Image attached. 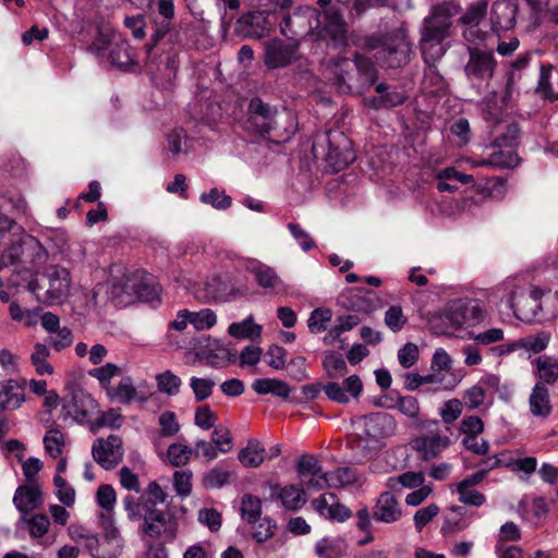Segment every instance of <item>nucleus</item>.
Masks as SVG:
<instances>
[{
  "label": "nucleus",
  "mask_w": 558,
  "mask_h": 558,
  "mask_svg": "<svg viewBox=\"0 0 558 558\" xmlns=\"http://www.w3.org/2000/svg\"><path fill=\"white\" fill-rule=\"evenodd\" d=\"M461 5L454 1L434 4L420 28V49L425 63H436L447 51L445 40L452 31V17L461 12Z\"/></svg>",
  "instance_id": "obj_1"
},
{
  "label": "nucleus",
  "mask_w": 558,
  "mask_h": 558,
  "mask_svg": "<svg viewBox=\"0 0 558 558\" xmlns=\"http://www.w3.org/2000/svg\"><path fill=\"white\" fill-rule=\"evenodd\" d=\"M330 80L342 93H363L376 81V69L369 58L356 54L353 60L341 58L329 66Z\"/></svg>",
  "instance_id": "obj_2"
},
{
  "label": "nucleus",
  "mask_w": 558,
  "mask_h": 558,
  "mask_svg": "<svg viewBox=\"0 0 558 558\" xmlns=\"http://www.w3.org/2000/svg\"><path fill=\"white\" fill-rule=\"evenodd\" d=\"M125 512L130 521H142L140 532L145 536L162 537L168 542L177 537L178 523L175 519L165 511L154 508L150 501L138 506L129 499Z\"/></svg>",
  "instance_id": "obj_3"
},
{
  "label": "nucleus",
  "mask_w": 558,
  "mask_h": 558,
  "mask_svg": "<svg viewBox=\"0 0 558 558\" xmlns=\"http://www.w3.org/2000/svg\"><path fill=\"white\" fill-rule=\"evenodd\" d=\"M45 284L37 279L28 282L27 289L36 295V299L49 306L60 305L71 295L72 278L69 269L59 265H50L44 272Z\"/></svg>",
  "instance_id": "obj_4"
},
{
  "label": "nucleus",
  "mask_w": 558,
  "mask_h": 558,
  "mask_svg": "<svg viewBox=\"0 0 558 558\" xmlns=\"http://www.w3.org/2000/svg\"><path fill=\"white\" fill-rule=\"evenodd\" d=\"M490 133L495 137L490 145L493 151L487 157L489 167L500 169L515 167L519 162L515 153L517 140L520 133L518 124L500 120L492 126Z\"/></svg>",
  "instance_id": "obj_5"
},
{
  "label": "nucleus",
  "mask_w": 558,
  "mask_h": 558,
  "mask_svg": "<svg viewBox=\"0 0 558 558\" xmlns=\"http://www.w3.org/2000/svg\"><path fill=\"white\" fill-rule=\"evenodd\" d=\"M279 26L283 36L298 44L307 36L315 39V33L320 26V13L313 7L300 5L284 15Z\"/></svg>",
  "instance_id": "obj_6"
},
{
  "label": "nucleus",
  "mask_w": 558,
  "mask_h": 558,
  "mask_svg": "<svg viewBox=\"0 0 558 558\" xmlns=\"http://www.w3.org/2000/svg\"><path fill=\"white\" fill-rule=\"evenodd\" d=\"M109 294L119 305H126L135 300L153 301L158 296V290L145 282L143 277L132 275L112 282Z\"/></svg>",
  "instance_id": "obj_7"
},
{
  "label": "nucleus",
  "mask_w": 558,
  "mask_h": 558,
  "mask_svg": "<svg viewBox=\"0 0 558 558\" xmlns=\"http://www.w3.org/2000/svg\"><path fill=\"white\" fill-rule=\"evenodd\" d=\"M551 340L549 331L541 330L536 333L499 343L489 349L495 357H505L518 351H524L530 357L545 351Z\"/></svg>",
  "instance_id": "obj_8"
},
{
  "label": "nucleus",
  "mask_w": 558,
  "mask_h": 558,
  "mask_svg": "<svg viewBox=\"0 0 558 558\" xmlns=\"http://www.w3.org/2000/svg\"><path fill=\"white\" fill-rule=\"evenodd\" d=\"M325 140L328 144L325 159L333 171L342 170L355 159L352 143L344 133L329 131L326 133Z\"/></svg>",
  "instance_id": "obj_9"
},
{
  "label": "nucleus",
  "mask_w": 558,
  "mask_h": 558,
  "mask_svg": "<svg viewBox=\"0 0 558 558\" xmlns=\"http://www.w3.org/2000/svg\"><path fill=\"white\" fill-rule=\"evenodd\" d=\"M469 61L464 66L468 80L473 84L488 82L496 70L497 62L492 51L469 48Z\"/></svg>",
  "instance_id": "obj_10"
},
{
  "label": "nucleus",
  "mask_w": 558,
  "mask_h": 558,
  "mask_svg": "<svg viewBox=\"0 0 558 558\" xmlns=\"http://www.w3.org/2000/svg\"><path fill=\"white\" fill-rule=\"evenodd\" d=\"M326 40L333 47H344L348 44V27L338 10L331 8L324 12V21L315 33L314 40Z\"/></svg>",
  "instance_id": "obj_11"
},
{
  "label": "nucleus",
  "mask_w": 558,
  "mask_h": 558,
  "mask_svg": "<svg viewBox=\"0 0 558 558\" xmlns=\"http://www.w3.org/2000/svg\"><path fill=\"white\" fill-rule=\"evenodd\" d=\"M542 290L536 287L531 288L527 294H518L517 291H512L509 296L510 307L517 318L524 323H532L537 319L542 311Z\"/></svg>",
  "instance_id": "obj_12"
},
{
  "label": "nucleus",
  "mask_w": 558,
  "mask_h": 558,
  "mask_svg": "<svg viewBox=\"0 0 558 558\" xmlns=\"http://www.w3.org/2000/svg\"><path fill=\"white\" fill-rule=\"evenodd\" d=\"M94 460L105 470L116 468L123 459L122 440L117 435H110L106 439L98 438L92 447Z\"/></svg>",
  "instance_id": "obj_13"
},
{
  "label": "nucleus",
  "mask_w": 558,
  "mask_h": 558,
  "mask_svg": "<svg viewBox=\"0 0 558 558\" xmlns=\"http://www.w3.org/2000/svg\"><path fill=\"white\" fill-rule=\"evenodd\" d=\"M438 425L437 421L429 422L428 427L433 426L434 428L428 429L427 434L414 440V449L423 460L436 458L451 444L450 438L439 430Z\"/></svg>",
  "instance_id": "obj_14"
},
{
  "label": "nucleus",
  "mask_w": 558,
  "mask_h": 558,
  "mask_svg": "<svg viewBox=\"0 0 558 558\" xmlns=\"http://www.w3.org/2000/svg\"><path fill=\"white\" fill-rule=\"evenodd\" d=\"M410 52V43L403 35H397L377 51L376 58L384 65L396 69L408 63Z\"/></svg>",
  "instance_id": "obj_15"
},
{
  "label": "nucleus",
  "mask_w": 558,
  "mask_h": 558,
  "mask_svg": "<svg viewBox=\"0 0 558 558\" xmlns=\"http://www.w3.org/2000/svg\"><path fill=\"white\" fill-rule=\"evenodd\" d=\"M296 472L308 489L320 490L327 487L328 473L323 472L320 462L314 456H302L298 461Z\"/></svg>",
  "instance_id": "obj_16"
},
{
  "label": "nucleus",
  "mask_w": 558,
  "mask_h": 558,
  "mask_svg": "<svg viewBox=\"0 0 558 558\" xmlns=\"http://www.w3.org/2000/svg\"><path fill=\"white\" fill-rule=\"evenodd\" d=\"M299 44H284L281 39H271L265 44V64L268 69H279L291 64L298 58Z\"/></svg>",
  "instance_id": "obj_17"
},
{
  "label": "nucleus",
  "mask_w": 558,
  "mask_h": 558,
  "mask_svg": "<svg viewBox=\"0 0 558 558\" xmlns=\"http://www.w3.org/2000/svg\"><path fill=\"white\" fill-rule=\"evenodd\" d=\"M251 125L262 135L269 134L278 123V112L258 97L251 99L248 105Z\"/></svg>",
  "instance_id": "obj_18"
},
{
  "label": "nucleus",
  "mask_w": 558,
  "mask_h": 558,
  "mask_svg": "<svg viewBox=\"0 0 558 558\" xmlns=\"http://www.w3.org/2000/svg\"><path fill=\"white\" fill-rule=\"evenodd\" d=\"M402 517V507L389 489L383 492L376 499L373 518L383 523H395Z\"/></svg>",
  "instance_id": "obj_19"
},
{
  "label": "nucleus",
  "mask_w": 558,
  "mask_h": 558,
  "mask_svg": "<svg viewBox=\"0 0 558 558\" xmlns=\"http://www.w3.org/2000/svg\"><path fill=\"white\" fill-rule=\"evenodd\" d=\"M271 498L280 501L281 506L290 511H296L301 509L306 502V493L303 487L295 484L280 486L274 484L270 486Z\"/></svg>",
  "instance_id": "obj_20"
},
{
  "label": "nucleus",
  "mask_w": 558,
  "mask_h": 558,
  "mask_svg": "<svg viewBox=\"0 0 558 558\" xmlns=\"http://www.w3.org/2000/svg\"><path fill=\"white\" fill-rule=\"evenodd\" d=\"M268 31V21L263 12H248L236 22L235 32L244 38H262Z\"/></svg>",
  "instance_id": "obj_21"
},
{
  "label": "nucleus",
  "mask_w": 558,
  "mask_h": 558,
  "mask_svg": "<svg viewBox=\"0 0 558 558\" xmlns=\"http://www.w3.org/2000/svg\"><path fill=\"white\" fill-rule=\"evenodd\" d=\"M74 539L81 543L93 558H118L121 553L120 548L110 545L97 534H80Z\"/></svg>",
  "instance_id": "obj_22"
},
{
  "label": "nucleus",
  "mask_w": 558,
  "mask_h": 558,
  "mask_svg": "<svg viewBox=\"0 0 558 558\" xmlns=\"http://www.w3.org/2000/svg\"><path fill=\"white\" fill-rule=\"evenodd\" d=\"M25 401L24 386L15 379L0 383V412L16 410Z\"/></svg>",
  "instance_id": "obj_23"
},
{
  "label": "nucleus",
  "mask_w": 558,
  "mask_h": 558,
  "mask_svg": "<svg viewBox=\"0 0 558 558\" xmlns=\"http://www.w3.org/2000/svg\"><path fill=\"white\" fill-rule=\"evenodd\" d=\"M14 250H21L22 264L25 265L35 266L47 259V252L43 244L29 234L20 238L19 245Z\"/></svg>",
  "instance_id": "obj_24"
},
{
  "label": "nucleus",
  "mask_w": 558,
  "mask_h": 558,
  "mask_svg": "<svg viewBox=\"0 0 558 558\" xmlns=\"http://www.w3.org/2000/svg\"><path fill=\"white\" fill-rule=\"evenodd\" d=\"M259 287L274 293L286 292V286L276 270L265 264L257 263L250 268Z\"/></svg>",
  "instance_id": "obj_25"
},
{
  "label": "nucleus",
  "mask_w": 558,
  "mask_h": 558,
  "mask_svg": "<svg viewBox=\"0 0 558 558\" xmlns=\"http://www.w3.org/2000/svg\"><path fill=\"white\" fill-rule=\"evenodd\" d=\"M13 502L22 515H26L43 502L41 492L36 485L20 486L15 490Z\"/></svg>",
  "instance_id": "obj_26"
},
{
  "label": "nucleus",
  "mask_w": 558,
  "mask_h": 558,
  "mask_svg": "<svg viewBox=\"0 0 558 558\" xmlns=\"http://www.w3.org/2000/svg\"><path fill=\"white\" fill-rule=\"evenodd\" d=\"M518 4L511 1L497 2L493 7V25L497 29L507 31L514 27L518 15Z\"/></svg>",
  "instance_id": "obj_27"
},
{
  "label": "nucleus",
  "mask_w": 558,
  "mask_h": 558,
  "mask_svg": "<svg viewBox=\"0 0 558 558\" xmlns=\"http://www.w3.org/2000/svg\"><path fill=\"white\" fill-rule=\"evenodd\" d=\"M535 375L544 385H554L558 381V359L553 355L543 354L531 362Z\"/></svg>",
  "instance_id": "obj_28"
},
{
  "label": "nucleus",
  "mask_w": 558,
  "mask_h": 558,
  "mask_svg": "<svg viewBox=\"0 0 558 558\" xmlns=\"http://www.w3.org/2000/svg\"><path fill=\"white\" fill-rule=\"evenodd\" d=\"M266 449L256 438H250L238 453V460L244 468L256 469L266 460Z\"/></svg>",
  "instance_id": "obj_29"
},
{
  "label": "nucleus",
  "mask_w": 558,
  "mask_h": 558,
  "mask_svg": "<svg viewBox=\"0 0 558 558\" xmlns=\"http://www.w3.org/2000/svg\"><path fill=\"white\" fill-rule=\"evenodd\" d=\"M529 405L534 416L547 417L551 413L549 391L543 383H536L533 387Z\"/></svg>",
  "instance_id": "obj_30"
},
{
  "label": "nucleus",
  "mask_w": 558,
  "mask_h": 558,
  "mask_svg": "<svg viewBox=\"0 0 558 558\" xmlns=\"http://www.w3.org/2000/svg\"><path fill=\"white\" fill-rule=\"evenodd\" d=\"M425 482V475L423 472H404L397 476H390L387 478L385 486L392 492L402 493L403 489H415L421 487Z\"/></svg>",
  "instance_id": "obj_31"
},
{
  "label": "nucleus",
  "mask_w": 558,
  "mask_h": 558,
  "mask_svg": "<svg viewBox=\"0 0 558 558\" xmlns=\"http://www.w3.org/2000/svg\"><path fill=\"white\" fill-rule=\"evenodd\" d=\"M195 350L198 356L205 359H229V350L217 339L208 336H201L195 340Z\"/></svg>",
  "instance_id": "obj_32"
},
{
  "label": "nucleus",
  "mask_w": 558,
  "mask_h": 558,
  "mask_svg": "<svg viewBox=\"0 0 558 558\" xmlns=\"http://www.w3.org/2000/svg\"><path fill=\"white\" fill-rule=\"evenodd\" d=\"M108 60L111 65L126 70L134 63V54L128 41L116 40L108 52Z\"/></svg>",
  "instance_id": "obj_33"
},
{
  "label": "nucleus",
  "mask_w": 558,
  "mask_h": 558,
  "mask_svg": "<svg viewBox=\"0 0 558 558\" xmlns=\"http://www.w3.org/2000/svg\"><path fill=\"white\" fill-rule=\"evenodd\" d=\"M108 395L112 399L125 404L132 401L143 402L146 400V397L137 391L130 377L122 378L116 388L108 390Z\"/></svg>",
  "instance_id": "obj_34"
},
{
  "label": "nucleus",
  "mask_w": 558,
  "mask_h": 558,
  "mask_svg": "<svg viewBox=\"0 0 558 558\" xmlns=\"http://www.w3.org/2000/svg\"><path fill=\"white\" fill-rule=\"evenodd\" d=\"M347 548V543L339 536L324 537L315 545V551L319 558H340Z\"/></svg>",
  "instance_id": "obj_35"
},
{
  "label": "nucleus",
  "mask_w": 558,
  "mask_h": 558,
  "mask_svg": "<svg viewBox=\"0 0 558 558\" xmlns=\"http://www.w3.org/2000/svg\"><path fill=\"white\" fill-rule=\"evenodd\" d=\"M252 388L258 395L272 393L283 399H287L291 392V389L286 381L276 378L256 379L253 383Z\"/></svg>",
  "instance_id": "obj_36"
},
{
  "label": "nucleus",
  "mask_w": 558,
  "mask_h": 558,
  "mask_svg": "<svg viewBox=\"0 0 558 558\" xmlns=\"http://www.w3.org/2000/svg\"><path fill=\"white\" fill-rule=\"evenodd\" d=\"M168 494L167 492L157 483V482H150L146 489L144 495H142L140 498H135L132 495H128L123 498V508L126 510V501L131 499L135 505H142L146 501H150L154 505V508H157L158 504H165L167 501Z\"/></svg>",
  "instance_id": "obj_37"
},
{
  "label": "nucleus",
  "mask_w": 558,
  "mask_h": 558,
  "mask_svg": "<svg viewBox=\"0 0 558 558\" xmlns=\"http://www.w3.org/2000/svg\"><path fill=\"white\" fill-rule=\"evenodd\" d=\"M99 524L102 530L101 538L120 549L123 547V538L120 534L118 526L114 523L112 513H100Z\"/></svg>",
  "instance_id": "obj_38"
},
{
  "label": "nucleus",
  "mask_w": 558,
  "mask_h": 558,
  "mask_svg": "<svg viewBox=\"0 0 558 558\" xmlns=\"http://www.w3.org/2000/svg\"><path fill=\"white\" fill-rule=\"evenodd\" d=\"M207 295L210 299L228 301L234 294L233 288L220 276H213L205 282Z\"/></svg>",
  "instance_id": "obj_39"
},
{
  "label": "nucleus",
  "mask_w": 558,
  "mask_h": 558,
  "mask_svg": "<svg viewBox=\"0 0 558 558\" xmlns=\"http://www.w3.org/2000/svg\"><path fill=\"white\" fill-rule=\"evenodd\" d=\"M43 441L46 453L54 459L63 453L66 445L64 434L58 428L47 430Z\"/></svg>",
  "instance_id": "obj_40"
},
{
  "label": "nucleus",
  "mask_w": 558,
  "mask_h": 558,
  "mask_svg": "<svg viewBox=\"0 0 558 558\" xmlns=\"http://www.w3.org/2000/svg\"><path fill=\"white\" fill-rule=\"evenodd\" d=\"M50 350L47 344L36 343L31 354V361L38 375H51L53 367L48 363Z\"/></svg>",
  "instance_id": "obj_41"
},
{
  "label": "nucleus",
  "mask_w": 558,
  "mask_h": 558,
  "mask_svg": "<svg viewBox=\"0 0 558 558\" xmlns=\"http://www.w3.org/2000/svg\"><path fill=\"white\" fill-rule=\"evenodd\" d=\"M323 367L330 378H340L347 373V363L341 354L327 351L323 356Z\"/></svg>",
  "instance_id": "obj_42"
},
{
  "label": "nucleus",
  "mask_w": 558,
  "mask_h": 558,
  "mask_svg": "<svg viewBox=\"0 0 558 558\" xmlns=\"http://www.w3.org/2000/svg\"><path fill=\"white\" fill-rule=\"evenodd\" d=\"M359 482V474L355 469L344 466L328 473L327 487L352 485Z\"/></svg>",
  "instance_id": "obj_43"
},
{
  "label": "nucleus",
  "mask_w": 558,
  "mask_h": 558,
  "mask_svg": "<svg viewBox=\"0 0 558 558\" xmlns=\"http://www.w3.org/2000/svg\"><path fill=\"white\" fill-rule=\"evenodd\" d=\"M262 501L258 497L245 494L241 500V515L250 524L256 523L260 519Z\"/></svg>",
  "instance_id": "obj_44"
},
{
  "label": "nucleus",
  "mask_w": 558,
  "mask_h": 558,
  "mask_svg": "<svg viewBox=\"0 0 558 558\" xmlns=\"http://www.w3.org/2000/svg\"><path fill=\"white\" fill-rule=\"evenodd\" d=\"M408 96L404 89L395 88L392 90L387 92L383 96L374 97L368 100V104L376 108H392L399 105H402L407 100Z\"/></svg>",
  "instance_id": "obj_45"
},
{
  "label": "nucleus",
  "mask_w": 558,
  "mask_h": 558,
  "mask_svg": "<svg viewBox=\"0 0 558 558\" xmlns=\"http://www.w3.org/2000/svg\"><path fill=\"white\" fill-rule=\"evenodd\" d=\"M158 13L166 20V23H161L160 26L157 27L155 34L153 35L155 40H159L166 36V34L170 31V21L174 16V3L173 0H159L157 3Z\"/></svg>",
  "instance_id": "obj_46"
},
{
  "label": "nucleus",
  "mask_w": 558,
  "mask_h": 558,
  "mask_svg": "<svg viewBox=\"0 0 558 558\" xmlns=\"http://www.w3.org/2000/svg\"><path fill=\"white\" fill-rule=\"evenodd\" d=\"M232 473L221 466H215L203 476V484L206 488L218 489L229 484Z\"/></svg>",
  "instance_id": "obj_47"
},
{
  "label": "nucleus",
  "mask_w": 558,
  "mask_h": 558,
  "mask_svg": "<svg viewBox=\"0 0 558 558\" xmlns=\"http://www.w3.org/2000/svg\"><path fill=\"white\" fill-rule=\"evenodd\" d=\"M488 2L481 0L472 3L460 17V23L465 26H478L487 13Z\"/></svg>",
  "instance_id": "obj_48"
},
{
  "label": "nucleus",
  "mask_w": 558,
  "mask_h": 558,
  "mask_svg": "<svg viewBox=\"0 0 558 558\" xmlns=\"http://www.w3.org/2000/svg\"><path fill=\"white\" fill-rule=\"evenodd\" d=\"M114 41V33L112 29L110 27H100L95 40L90 44L88 49L97 57H104L105 51L110 49Z\"/></svg>",
  "instance_id": "obj_49"
},
{
  "label": "nucleus",
  "mask_w": 558,
  "mask_h": 558,
  "mask_svg": "<svg viewBox=\"0 0 558 558\" xmlns=\"http://www.w3.org/2000/svg\"><path fill=\"white\" fill-rule=\"evenodd\" d=\"M262 327L253 323L251 317L241 323H233L229 326L228 332L234 338H250L259 337Z\"/></svg>",
  "instance_id": "obj_50"
},
{
  "label": "nucleus",
  "mask_w": 558,
  "mask_h": 558,
  "mask_svg": "<svg viewBox=\"0 0 558 558\" xmlns=\"http://www.w3.org/2000/svg\"><path fill=\"white\" fill-rule=\"evenodd\" d=\"M158 390L168 396H175L180 391L181 378L170 371L156 375Z\"/></svg>",
  "instance_id": "obj_51"
},
{
  "label": "nucleus",
  "mask_w": 558,
  "mask_h": 558,
  "mask_svg": "<svg viewBox=\"0 0 558 558\" xmlns=\"http://www.w3.org/2000/svg\"><path fill=\"white\" fill-rule=\"evenodd\" d=\"M96 502L104 510L102 513H112L117 504V494L109 484H102L96 492Z\"/></svg>",
  "instance_id": "obj_52"
},
{
  "label": "nucleus",
  "mask_w": 558,
  "mask_h": 558,
  "mask_svg": "<svg viewBox=\"0 0 558 558\" xmlns=\"http://www.w3.org/2000/svg\"><path fill=\"white\" fill-rule=\"evenodd\" d=\"M456 492L459 495L458 500L464 505L481 507L486 502L485 495L471 486L457 484Z\"/></svg>",
  "instance_id": "obj_53"
},
{
  "label": "nucleus",
  "mask_w": 558,
  "mask_h": 558,
  "mask_svg": "<svg viewBox=\"0 0 558 558\" xmlns=\"http://www.w3.org/2000/svg\"><path fill=\"white\" fill-rule=\"evenodd\" d=\"M121 369L113 363H107L102 366L93 368L88 372L89 376L99 380L102 388L109 390L110 381L113 377L120 375Z\"/></svg>",
  "instance_id": "obj_54"
},
{
  "label": "nucleus",
  "mask_w": 558,
  "mask_h": 558,
  "mask_svg": "<svg viewBox=\"0 0 558 558\" xmlns=\"http://www.w3.org/2000/svg\"><path fill=\"white\" fill-rule=\"evenodd\" d=\"M216 383L211 378L191 377L190 387L193 390L196 401H204L213 393Z\"/></svg>",
  "instance_id": "obj_55"
},
{
  "label": "nucleus",
  "mask_w": 558,
  "mask_h": 558,
  "mask_svg": "<svg viewBox=\"0 0 558 558\" xmlns=\"http://www.w3.org/2000/svg\"><path fill=\"white\" fill-rule=\"evenodd\" d=\"M192 454L193 449L182 444H172L169 446L167 451L168 461L173 466L185 465Z\"/></svg>",
  "instance_id": "obj_56"
},
{
  "label": "nucleus",
  "mask_w": 558,
  "mask_h": 558,
  "mask_svg": "<svg viewBox=\"0 0 558 558\" xmlns=\"http://www.w3.org/2000/svg\"><path fill=\"white\" fill-rule=\"evenodd\" d=\"M48 344L56 351L60 352L69 348L73 343L72 330L68 327H61L52 333H49Z\"/></svg>",
  "instance_id": "obj_57"
},
{
  "label": "nucleus",
  "mask_w": 558,
  "mask_h": 558,
  "mask_svg": "<svg viewBox=\"0 0 558 558\" xmlns=\"http://www.w3.org/2000/svg\"><path fill=\"white\" fill-rule=\"evenodd\" d=\"M551 72L550 65H542L536 93L543 98L554 100L558 98V90H554L549 82Z\"/></svg>",
  "instance_id": "obj_58"
},
{
  "label": "nucleus",
  "mask_w": 558,
  "mask_h": 558,
  "mask_svg": "<svg viewBox=\"0 0 558 558\" xmlns=\"http://www.w3.org/2000/svg\"><path fill=\"white\" fill-rule=\"evenodd\" d=\"M199 198L202 203L211 205L219 210L229 208L232 203L231 197L220 192L218 189H211L208 193H203Z\"/></svg>",
  "instance_id": "obj_59"
},
{
  "label": "nucleus",
  "mask_w": 558,
  "mask_h": 558,
  "mask_svg": "<svg viewBox=\"0 0 558 558\" xmlns=\"http://www.w3.org/2000/svg\"><path fill=\"white\" fill-rule=\"evenodd\" d=\"M463 403L459 399H450L444 403V405L439 409V415L444 423L452 424L456 422L462 414Z\"/></svg>",
  "instance_id": "obj_60"
},
{
  "label": "nucleus",
  "mask_w": 558,
  "mask_h": 558,
  "mask_svg": "<svg viewBox=\"0 0 558 558\" xmlns=\"http://www.w3.org/2000/svg\"><path fill=\"white\" fill-rule=\"evenodd\" d=\"M21 519L23 522L27 523L29 534L33 537H41L48 532L50 526V521L45 514H35L29 519H27L26 515H22Z\"/></svg>",
  "instance_id": "obj_61"
},
{
  "label": "nucleus",
  "mask_w": 558,
  "mask_h": 558,
  "mask_svg": "<svg viewBox=\"0 0 558 558\" xmlns=\"http://www.w3.org/2000/svg\"><path fill=\"white\" fill-rule=\"evenodd\" d=\"M407 322L408 318L399 305L390 306L385 313V324L393 332L400 331Z\"/></svg>",
  "instance_id": "obj_62"
},
{
  "label": "nucleus",
  "mask_w": 558,
  "mask_h": 558,
  "mask_svg": "<svg viewBox=\"0 0 558 558\" xmlns=\"http://www.w3.org/2000/svg\"><path fill=\"white\" fill-rule=\"evenodd\" d=\"M331 319L329 310L316 308L312 312L307 326L312 333H319L327 329L326 323Z\"/></svg>",
  "instance_id": "obj_63"
},
{
  "label": "nucleus",
  "mask_w": 558,
  "mask_h": 558,
  "mask_svg": "<svg viewBox=\"0 0 558 558\" xmlns=\"http://www.w3.org/2000/svg\"><path fill=\"white\" fill-rule=\"evenodd\" d=\"M217 323V316L214 311L204 308L198 312H191V324L197 330L209 329Z\"/></svg>",
  "instance_id": "obj_64"
}]
</instances>
